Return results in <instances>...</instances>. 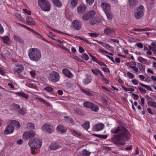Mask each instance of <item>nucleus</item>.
<instances>
[{
  "instance_id": "5fc2aeb1",
  "label": "nucleus",
  "mask_w": 156,
  "mask_h": 156,
  "mask_svg": "<svg viewBox=\"0 0 156 156\" xmlns=\"http://www.w3.org/2000/svg\"><path fill=\"white\" fill-rule=\"evenodd\" d=\"M88 34H89L91 37H98L99 35L98 34H97L95 33H89Z\"/></svg>"
},
{
  "instance_id": "39448f33",
  "label": "nucleus",
  "mask_w": 156,
  "mask_h": 156,
  "mask_svg": "<svg viewBox=\"0 0 156 156\" xmlns=\"http://www.w3.org/2000/svg\"><path fill=\"white\" fill-rule=\"evenodd\" d=\"M144 8L142 5H140L134 11V16L138 19L142 17L144 13Z\"/></svg>"
},
{
  "instance_id": "2f4dec72",
  "label": "nucleus",
  "mask_w": 156,
  "mask_h": 156,
  "mask_svg": "<svg viewBox=\"0 0 156 156\" xmlns=\"http://www.w3.org/2000/svg\"><path fill=\"white\" fill-rule=\"evenodd\" d=\"M26 86L30 88L34 89H36L37 88L36 86L34 84L29 82H27L26 83Z\"/></svg>"
},
{
  "instance_id": "412c9836",
  "label": "nucleus",
  "mask_w": 156,
  "mask_h": 156,
  "mask_svg": "<svg viewBox=\"0 0 156 156\" xmlns=\"http://www.w3.org/2000/svg\"><path fill=\"white\" fill-rule=\"evenodd\" d=\"M104 11L106 14L107 18L109 20H111L112 18V15L111 12L107 9H104Z\"/></svg>"
},
{
  "instance_id": "f704fd0d",
  "label": "nucleus",
  "mask_w": 156,
  "mask_h": 156,
  "mask_svg": "<svg viewBox=\"0 0 156 156\" xmlns=\"http://www.w3.org/2000/svg\"><path fill=\"white\" fill-rule=\"evenodd\" d=\"M27 111L26 109L24 108H22L20 109L19 110V113L22 115H24L26 114Z\"/></svg>"
},
{
  "instance_id": "f3484780",
  "label": "nucleus",
  "mask_w": 156,
  "mask_h": 156,
  "mask_svg": "<svg viewBox=\"0 0 156 156\" xmlns=\"http://www.w3.org/2000/svg\"><path fill=\"white\" fill-rule=\"evenodd\" d=\"M56 130L58 133H64L67 131V129L63 126L59 125L57 127Z\"/></svg>"
},
{
  "instance_id": "cd10ccee",
  "label": "nucleus",
  "mask_w": 156,
  "mask_h": 156,
  "mask_svg": "<svg viewBox=\"0 0 156 156\" xmlns=\"http://www.w3.org/2000/svg\"><path fill=\"white\" fill-rule=\"evenodd\" d=\"M71 6L72 8L76 7L77 4L78 0H70Z\"/></svg>"
},
{
  "instance_id": "8fccbe9b",
  "label": "nucleus",
  "mask_w": 156,
  "mask_h": 156,
  "mask_svg": "<svg viewBox=\"0 0 156 156\" xmlns=\"http://www.w3.org/2000/svg\"><path fill=\"white\" fill-rule=\"evenodd\" d=\"M82 58H83L87 61L89 59L88 56L86 53H84L81 56Z\"/></svg>"
},
{
  "instance_id": "37998d69",
  "label": "nucleus",
  "mask_w": 156,
  "mask_h": 156,
  "mask_svg": "<svg viewBox=\"0 0 156 156\" xmlns=\"http://www.w3.org/2000/svg\"><path fill=\"white\" fill-rule=\"evenodd\" d=\"M17 94L19 96L25 98H27L28 97L27 95L22 93L18 92L17 93Z\"/></svg>"
},
{
  "instance_id": "72a5a7b5",
  "label": "nucleus",
  "mask_w": 156,
  "mask_h": 156,
  "mask_svg": "<svg viewBox=\"0 0 156 156\" xmlns=\"http://www.w3.org/2000/svg\"><path fill=\"white\" fill-rule=\"evenodd\" d=\"M92 103L88 101H86L83 103V106L87 108H90L91 107V105H92Z\"/></svg>"
},
{
  "instance_id": "49530a36",
  "label": "nucleus",
  "mask_w": 156,
  "mask_h": 156,
  "mask_svg": "<svg viewBox=\"0 0 156 156\" xmlns=\"http://www.w3.org/2000/svg\"><path fill=\"white\" fill-rule=\"evenodd\" d=\"M129 67L135 71L136 73H137L138 72V69L137 67L135 66H133L130 65H129Z\"/></svg>"
},
{
  "instance_id": "58836bf2",
  "label": "nucleus",
  "mask_w": 156,
  "mask_h": 156,
  "mask_svg": "<svg viewBox=\"0 0 156 156\" xmlns=\"http://www.w3.org/2000/svg\"><path fill=\"white\" fill-rule=\"evenodd\" d=\"M11 123L14 124L15 126L18 128H20V125L18 121L15 120H13L12 121Z\"/></svg>"
},
{
  "instance_id": "7c9ffc66",
  "label": "nucleus",
  "mask_w": 156,
  "mask_h": 156,
  "mask_svg": "<svg viewBox=\"0 0 156 156\" xmlns=\"http://www.w3.org/2000/svg\"><path fill=\"white\" fill-rule=\"evenodd\" d=\"M92 105L90 109L94 111L97 112L99 109L98 106L97 105H95L93 103L92 104Z\"/></svg>"
},
{
  "instance_id": "09e8293b",
  "label": "nucleus",
  "mask_w": 156,
  "mask_h": 156,
  "mask_svg": "<svg viewBox=\"0 0 156 156\" xmlns=\"http://www.w3.org/2000/svg\"><path fill=\"white\" fill-rule=\"evenodd\" d=\"M138 59L139 61L140 62H146L147 60L145 58H143V57L139 56L138 57Z\"/></svg>"
},
{
  "instance_id": "b1692460",
  "label": "nucleus",
  "mask_w": 156,
  "mask_h": 156,
  "mask_svg": "<svg viewBox=\"0 0 156 156\" xmlns=\"http://www.w3.org/2000/svg\"><path fill=\"white\" fill-rule=\"evenodd\" d=\"M61 147V146L57 143H52L49 147L51 150H55Z\"/></svg>"
},
{
  "instance_id": "3c124183",
  "label": "nucleus",
  "mask_w": 156,
  "mask_h": 156,
  "mask_svg": "<svg viewBox=\"0 0 156 156\" xmlns=\"http://www.w3.org/2000/svg\"><path fill=\"white\" fill-rule=\"evenodd\" d=\"M44 89L49 92H51L53 90V88L49 86L45 87Z\"/></svg>"
},
{
  "instance_id": "c9c22d12",
  "label": "nucleus",
  "mask_w": 156,
  "mask_h": 156,
  "mask_svg": "<svg viewBox=\"0 0 156 156\" xmlns=\"http://www.w3.org/2000/svg\"><path fill=\"white\" fill-rule=\"evenodd\" d=\"M90 123L89 122H86L85 123L83 124L82 125V126L83 128L87 130L90 127Z\"/></svg>"
},
{
  "instance_id": "a19ab883",
  "label": "nucleus",
  "mask_w": 156,
  "mask_h": 156,
  "mask_svg": "<svg viewBox=\"0 0 156 156\" xmlns=\"http://www.w3.org/2000/svg\"><path fill=\"white\" fill-rule=\"evenodd\" d=\"M81 90L84 94H87L88 96H92V94L91 92L88 90H87L83 88H81Z\"/></svg>"
},
{
  "instance_id": "c03bdc74",
  "label": "nucleus",
  "mask_w": 156,
  "mask_h": 156,
  "mask_svg": "<svg viewBox=\"0 0 156 156\" xmlns=\"http://www.w3.org/2000/svg\"><path fill=\"white\" fill-rule=\"evenodd\" d=\"M122 88L126 91H130L133 92L134 91V89L133 88H127L123 86H122Z\"/></svg>"
},
{
  "instance_id": "c756f323",
  "label": "nucleus",
  "mask_w": 156,
  "mask_h": 156,
  "mask_svg": "<svg viewBox=\"0 0 156 156\" xmlns=\"http://www.w3.org/2000/svg\"><path fill=\"white\" fill-rule=\"evenodd\" d=\"M27 126L28 129H33L35 128V126L34 124L31 122H29L27 124Z\"/></svg>"
},
{
  "instance_id": "680f3d73",
  "label": "nucleus",
  "mask_w": 156,
  "mask_h": 156,
  "mask_svg": "<svg viewBox=\"0 0 156 156\" xmlns=\"http://www.w3.org/2000/svg\"><path fill=\"white\" fill-rule=\"evenodd\" d=\"M102 70L105 72H108L109 73L110 72V70L109 69L105 67H103L102 68Z\"/></svg>"
},
{
  "instance_id": "6e6552de",
  "label": "nucleus",
  "mask_w": 156,
  "mask_h": 156,
  "mask_svg": "<svg viewBox=\"0 0 156 156\" xmlns=\"http://www.w3.org/2000/svg\"><path fill=\"white\" fill-rule=\"evenodd\" d=\"M42 129L49 133H53L54 131V128L52 125L49 123H46L42 127Z\"/></svg>"
},
{
  "instance_id": "2eb2a0df",
  "label": "nucleus",
  "mask_w": 156,
  "mask_h": 156,
  "mask_svg": "<svg viewBox=\"0 0 156 156\" xmlns=\"http://www.w3.org/2000/svg\"><path fill=\"white\" fill-rule=\"evenodd\" d=\"M14 127L12 125H8L5 128L4 133L5 134H8L12 133L14 130Z\"/></svg>"
},
{
  "instance_id": "aec40b11",
  "label": "nucleus",
  "mask_w": 156,
  "mask_h": 156,
  "mask_svg": "<svg viewBox=\"0 0 156 156\" xmlns=\"http://www.w3.org/2000/svg\"><path fill=\"white\" fill-rule=\"evenodd\" d=\"M86 76V78L84 79L83 81V83L84 85L88 84L92 81V78L90 76L87 75Z\"/></svg>"
},
{
  "instance_id": "bb28decb",
  "label": "nucleus",
  "mask_w": 156,
  "mask_h": 156,
  "mask_svg": "<svg viewBox=\"0 0 156 156\" xmlns=\"http://www.w3.org/2000/svg\"><path fill=\"white\" fill-rule=\"evenodd\" d=\"M114 30L112 29H110L108 27H107L105 29L104 33L106 35H109L112 33L114 31Z\"/></svg>"
},
{
  "instance_id": "13d9d810",
  "label": "nucleus",
  "mask_w": 156,
  "mask_h": 156,
  "mask_svg": "<svg viewBox=\"0 0 156 156\" xmlns=\"http://www.w3.org/2000/svg\"><path fill=\"white\" fill-rule=\"evenodd\" d=\"M96 63H98L100 66H107V65H106L103 62L98 60V61H97V62Z\"/></svg>"
},
{
  "instance_id": "e2e57ef3",
  "label": "nucleus",
  "mask_w": 156,
  "mask_h": 156,
  "mask_svg": "<svg viewBox=\"0 0 156 156\" xmlns=\"http://www.w3.org/2000/svg\"><path fill=\"white\" fill-rule=\"evenodd\" d=\"M23 11L27 13V14L29 15H31V12L30 11H29L27 9H23Z\"/></svg>"
},
{
  "instance_id": "ddd939ff",
  "label": "nucleus",
  "mask_w": 156,
  "mask_h": 156,
  "mask_svg": "<svg viewBox=\"0 0 156 156\" xmlns=\"http://www.w3.org/2000/svg\"><path fill=\"white\" fill-rule=\"evenodd\" d=\"M104 127V125L102 123H99L94 126L93 130L95 131H99L103 129Z\"/></svg>"
},
{
  "instance_id": "393cba45",
  "label": "nucleus",
  "mask_w": 156,
  "mask_h": 156,
  "mask_svg": "<svg viewBox=\"0 0 156 156\" xmlns=\"http://www.w3.org/2000/svg\"><path fill=\"white\" fill-rule=\"evenodd\" d=\"M0 37L2 39L5 43L8 45H9L10 44L9 38L7 36H6L3 37L0 36Z\"/></svg>"
},
{
  "instance_id": "9d476101",
  "label": "nucleus",
  "mask_w": 156,
  "mask_h": 156,
  "mask_svg": "<svg viewBox=\"0 0 156 156\" xmlns=\"http://www.w3.org/2000/svg\"><path fill=\"white\" fill-rule=\"evenodd\" d=\"M35 135V133L33 131L26 132L24 133L23 137V138L28 140L33 137Z\"/></svg>"
},
{
  "instance_id": "7ed1b4c3",
  "label": "nucleus",
  "mask_w": 156,
  "mask_h": 156,
  "mask_svg": "<svg viewBox=\"0 0 156 156\" xmlns=\"http://www.w3.org/2000/svg\"><path fill=\"white\" fill-rule=\"evenodd\" d=\"M29 146L31 149H35L39 148L42 146V140L38 138H35L29 140L28 143Z\"/></svg>"
},
{
  "instance_id": "4d7b16f0",
  "label": "nucleus",
  "mask_w": 156,
  "mask_h": 156,
  "mask_svg": "<svg viewBox=\"0 0 156 156\" xmlns=\"http://www.w3.org/2000/svg\"><path fill=\"white\" fill-rule=\"evenodd\" d=\"M127 74L129 78L133 79L134 78V75L129 72H127Z\"/></svg>"
},
{
  "instance_id": "ea45409f",
  "label": "nucleus",
  "mask_w": 156,
  "mask_h": 156,
  "mask_svg": "<svg viewBox=\"0 0 156 156\" xmlns=\"http://www.w3.org/2000/svg\"><path fill=\"white\" fill-rule=\"evenodd\" d=\"M38 100L39 101L43 102L45 105H47L48 106H49L51 105L49 103L47 102L46 101H45L42 98H38Z\"/></svg>"
},
{
  "instance_id": "0eeeda50",
  "label": "nucleus",
  "mask_w": 156,
  "mask_h": 156,
  "mask_svg": "<svg viewBox=\"0 0 156 156\" xmlns=\"http://www.w3.org/2000/svg\"><path fill=\"white\" fill-rule=\"evenodd\" d=\"M95 15V12L94 10H91L86 13L83 14L82 18L84 20H88L93 18Z\"/></svg>"
},
{
  "instance_id": "1a4fd4ad",
  "label": "nucleus",
  "mask_w": 156,
  "mask_h": 156,
  "mask_svg": "<svg viewBox=\"0 0 156 156\" xmlns=\"http://www.w3.org/2000/svg\"><path fill=\"white\" fill-rule=\"evenodd\" d=\"M93 73L95 75L98 76L99 74L101 76V79L103 81L107 84L109 83V81L107 79L104 77L101 72L98 69H92L91 70Z\"/></svg>"
},
{
  "instance_id": "bf43d9fd",
  "label": "nucleus",
  "mask_w": 156,
  "mask_h": 156,
  "mask_svg": "<svg viewBox=\"0 0 156 156\" xmlns=\"http://www.w3.org/2000/svg\"><path fill=\"white\" fill-rule=\"evenodd\" d=\"M148 48L150 50H152V51L154 52H155L156 51V49L155 48V47L153 46H151L150 45H148Z\"/></svg>"
},
{
  "instance_id": "5701e85b",
  "label": "nucleus",
  "mask_w": 156,
  "mask_h": 156,
  "mask_svg": "<svg viewBox=\"0 0 156 156\" xmlns=\"http://www.w3.org/2000/svg\"><path fill=\"white\" fill-rule=\"evenodd\" d=\"M13 37L14 40L19 42L20 43L23 44L24 43V40L17 35H14Z\"/></svg>"
},
{
  "instance_id": "423d86ee",
  "label": "nucleus",
  "mask_w": 156,
  "mask_h": 156,
  "mask_svg": "<svg viewBox=\"0 0 156 156\" xmlns=\"http://www.w3.org/2000/svg\"><path fill=\"white\" fill-rule=\"evenodd\" d=\"M60 76L57 72L53 71L49 75L48 79L49 80L53 82H56L59 81Z\"/></svg>"
},
{
  "instance_id": "9b49d317",
  "label": "nucleus",
  "mask_w": 156,
  "mask_h": 156,
  "mask_svg": "<svg viewBox=\"0 0 156 156\" xmlns=\"http://www.w3.org/2000/svg\"><path fill=\"white\" fill-rule=\"evenodd\" d=\"M72 24L73 27L76 30H79L81 27L82 23L79 20H73Z\"/></svg>"
},
{
  "instance_id": "f257e3e1",
  "label": "nucleus",
  "mask_w": 156,
  "mask_h": 156,
  "mask_svg": "<svg viewBox=\"0 0 156 156\" xmlns=\"http://www.w3.org/2000/svg\"><path fill=\"white\" fill-rule=\"evenodd\" d=\"M120 131L121 132L119 134L114 135L111 139L112 142L118 146L125 145V143L123 141L128 140L130 137L129 132L124 128L121 130L120 127H118L112 129L111 132L114 133H116Z\"/></svg>"
},
{
  "instance_id": "79ce46f5",
  "label": "nucleus",
  "mask_w": 156,
  "mask_h": 156,
  "mask_svg": "<svg viewBox=\"0 0 156 156\" xmlns=\"http://www.w3.org/2000/svg\"><path fill=\"white\" fill-rule=\"evenodd\" d=\"M71 132L73 135L76 136H80L81 135L80 133L78 132L77 131L71 129Z\"/></svg>"
},
{
  "instance_id": "052dcab7",
  "label": "nucleus",
  "mask_w": 156,
  "mask_h": 156,
  "mask_svg": "<svg viewBox=\"0 0 156 156\" xmlns=\"http://www.w3.org/2000/svg\"><path fill=\"white\" fill-rule=\"evenodd\" d=\"M106 48L112 51L113 50V48L108 44L107 45Z\"/></svg>"
},
{
  "instance_id": "6ab92c4d",
  "label": "nucleus",
  "mask_w": 156,
  "mask_h": 156,
  "mask_svg": "<svg viewBox=\"0 0 156 156\" xmlns=\"http://www.w3.org/2000/svg\"><path fill=\"white\" fill-rule=\"evenodd\" d=\"M101 22V19L98 17H95L94 19L93 18L89 21L90 23L92 25L97 23H100Z\"/></svg>"
},
{
  "instance_id": "6e6d98bb",
  "label": "nucleus",
  "mask_w": 156,
  "mask_h": 156,
  "mask_svg": "<svg viewBox=\"0 0 156 156\" xmlns=\"http://www.w3.org/2000/svg\"><path fill=\"white\" fill-rule=\"evenodd\" d=\"M142 86L145 87L148 90H149L152 91V90L151 87L148 86L147 85H146L145 84H142Z\"/></svg>"
},
{
  "instance_id": "de8ad7c7",
  "label": "nucleus",
  "mask_w": 156,
  "mask_h": 156,
  "mask_svg": "<svg viewBox=\"0 0 156 156\" xmlns=\"http://www.w3.org/2000/svg\"><path fill=\"white\" fill-rule=\"evenodd\" d=\"M12 106L14 109L16 110H19L20 108V106L19 105L16 104H13L12 105Z\"/></svg>"
},
{
  "instance_id": "a18cd8bd",
  "label": "nucleus",
  "mask_w": 156,
  "mask_h": 156,
  "mask_svg": "<svg viewBox=\"0 0 156 156\" xmlns=\"http://www.w3.org/2000/svg\"><path fill=\"white\" fill-rule=\"evenodd\" d=\"M147 104L148 105H151L154 107L156 108V102H155L149 101L147 102Z\"/></svg>"
},
{
  "instance_id": "f8f14e48",
  "label": "nucleus",
  "mask_w": 156,
  "mask_h": 156,
  "mask_svg": "<svg viewBox=\"0 0 156 156\" xmlns=\"http://www.w3.org/2000/svg\"><path fill=\"white\" fill-rule=\"evenodd\" d=\"M63 74L69 78H72L73 76V74L69 69L66 68H64L62 70Z\"/></svg>"
},
{
  "instance_id": "dca6fc26",
  "label": "nucleus",
  "mask_w": 156,
  "mask_h": 156,
  "mask_svg": "<svg viewBox=\"0 0 156 156\" xmlns=\"http://www.w3.org/2000/svg\"><path fill=\"white\" fill-rule=\"evenodd\" d=\"M138 3V0H128V5L130 8L133 9Z\"/></svg>"
},
{
  "instance_id": "864d4df0",
  "label": "nucleus",
  "mask_w": 156,
  "mask_h": 156,
  "mask_svg": "<svg viewBox=\"0 0 156 156\" xmlns=\"http://www.w3.org/2000/svg\"><path fill=\"white\" fill-rule=\"evenodd\" d=\"M86 1L87 4L90 5L94 2V0H86Z\"/></svg>"
},
{
  "instance_id": "0e129e2a",
  "label": "nucleus",
  "mask_w": 156,
  "mask_h": 156,
  "mask_svg": "<svg viewBox=\"0 0 156 156\" xmlns=\"http://www.w3.org/2000/svg\"><path fill=\"white\" fill-rule=\"evenodd\" d=\"M138 88L141 93H144V94H145L146 93V90L143 89L142 88L139 87Z\"/></svg>"
},
{
  "instance_id": "f03ea898",
  "label": "nucleus",
  "mask_w": 156,
  "mask_h": 156,
  "mask_svg": "<svg viewBox=\"0 0 156 156\" xmlns=\"http://www.w3.org/2000/svg\"><path fill=\"white\" fill-rule=\"evenodd\" d=\"M28 56L30 59L33 61L37 62L41 57L40 51L37 48H31L29 50Z\"/></svg>"
},
{
  "instance_id": "4468645a",
  "label": "nucleus",
  "mask_w": 156,
  "mask_h": 156,
  "mask_svg": "<svg viewBox=\"0 0 156 156\" xmlns=\"http://www.w3.org/2000/svg\"><path fill=\"white\" fill-rule=\"evenodd\" d=\"M24 69L23 66L22 64H17L14 68V71L18 73H21Z\"/></svg>"
},
{
  "instance_id": "774afa93",
  "label": "nucleus",
  "mask_w": 156,
  "mask_h": 156,
  "mask_svg": "<svg viewBox=\"0 0 156 156\" xmlns=\"http://www.w3.org/2000/svg\"><path fill=\"white\" fill-rule=\"evenodd\" d=\"M139 68L140 70L142 71L143 70H144L145 66L144 65L142 64L139 66Z\"/></svg>"
},
{
  "instance_id": "20e7f679",
  "label": "nucleus",
  "mask_w": 156,
  "mask_h": 156,
  "mask_svg": "<svg viewBox=\"0 0 156 156\" xmlns=\"http://www.w3.org/2000/svg\"><path fill=\"white\" fill-rule=\"evenodd\" d=\"M38 4L42 10L44 11L50 10V4L47 0H38Z\"/></svg>"
},
{
  "instance_id": "4c0bfd02",
  "label": "nucleus",
  "mask_w": 156,
  "mask_h": 156,
  "mask_svg": "<svg viewBox=\"0 0 156 156\" xmlns=\"http://www.w3.org/2000/svg\"><path fill=\"white\" fill-rule=\"evenodd\" d=\"M90 153L86 150H83L82 152V156H89Z\"/></svg>"
},
{
  "instance_id": "338daca9",
  "label": "nucleus",
  "mask_w": 156,
  "mask_h": 156,
  "mask_svg": "<svg viewBox=\"0 0 156 156\" xmlns=\"http://www.w3.org/2000/svg\"><path fill=\"white\" fill-rule=\"evenodd\" d=\"M132 96H134V99L136 100H138L139 99V96L138 95L135 94L134 93H132Z\"/></svg>"
},
{
  "instance_id": "a878e982",
  "label": "nucleus",
  "mask_w": 156,
  "mask_h": 156,
  "mask_svg": "<svg viewBox=\"0 0 156 156\" xmlns=\"http://www.w3.org/2000/svg\"><path fill=\"white\" fill-rule=\"evenodd\" d=\"M53 4L56 6L60 7L62 6V3L59 0H52Z\"/></svg>"
},
{
  "instance_id": "a211bd4d",
  "label": "nucleus",
  "mask_w": 156,
  "mask_h": 156,
  "mask_svg": "<svg viewBox=\"0 0 156 156\" xmlns=\"http://www.w3.org/2000/svg\"><path fill=\"white\" fill-rule=\"evenodd\" d=\"M87 9V7L84 4L78 6L77 8V11L79 14L84 13Z\"/></svg>"
},
{
  "instance_id": "4be33fe9",
  "label": "nucleus",
  "mask_w": 156,
  "mask_h": 156,
  "mask_svg": "<svg viewBox=\"0 0 156 156\" xmlns=\"http://www.w3.org/2000/svg\"><path fill=\"white\" fill-rule=\"evenodd\" d=\"M27 21L26 24L27 25H34L35 24V22L34 20L31 17H27L26 18Z\"/></svg>"
},
{
  "instance_id": "c85d7f7f",
  "label": "nucleus",
  "mask_w": 156,
  "mask_h": 156,
  "mask_svg": "<svg viewBox=\"0 0 156 156\" xmlns=\"http://www.w3.org/2000/svg\"><path fill=\"white\" fill-rule=\"evenodd\" d=\"M101 6L103 8V10H104V9H108H108H109L111 6L108 3H103L101 4Z\"/></svg>"
},
{
  "instance_id": "603ef678",
  "label": "nucleus",
  "mask_w": 156,
  "mask_h": 156,
  "mask_svg": "<svg viewBox=\"0 0 156 156\" xmlns=\"http://www.w3.org/2000/svg\"><path fill=\"white\" fill-rule=\"evenodd\" d=\"M30 74L33 78H35L36 76V73L34 71L32 70L30 72Z\"/></svg>"
},
{
  "instance_id": "473e14b6",
  "label": "nucleus",
  "mask_w": 156,
  "mask_h": 156,
  "mask_svg": "<svg viewBox=\"0 0 156 156\" xmlns=\"http://www.w3.org/2000/svg\"><path fill=\"white\" fill-rule=\"evenodd\" d=\"M16 17L21 21L23 22H25V19L23 18L20 14L16 13Z\"/></svg>"
},
{
  "instance_id": "69168bd1",
  "label": "nucleus",
  "mask_w": 156,
  "mask_h": 156,
  "mask_svg": "<svg viewBox=\"0 0 156 156\" xmlns=\"http://www.w3.org/2000/svg\"><path fill=\"white\" fill-rule=\"evenodd\" d=\"M0 73L2 75L5 74V71L2 68H0Z\"/></svg>"
},
{
  "instance_id": "e433bc0d",
  "label": "nucleus",
  "mask_w": 156,
  "mask_h": 156,
  "mask_svg": "<svg viewBox=\"0 0 156 156\" xmlns=\"http://www.w3.org/2000/svg\"><path fill=\"white\" fill-rule=\"evenodd\" d=\"M64 118L67 119L68 120L67 121L69 122L72 125H73L74 124V122L73 119L71 117L69 116H65L64 117ZM66 121H67V120Z\"/></svg>"
}]
</instances>
